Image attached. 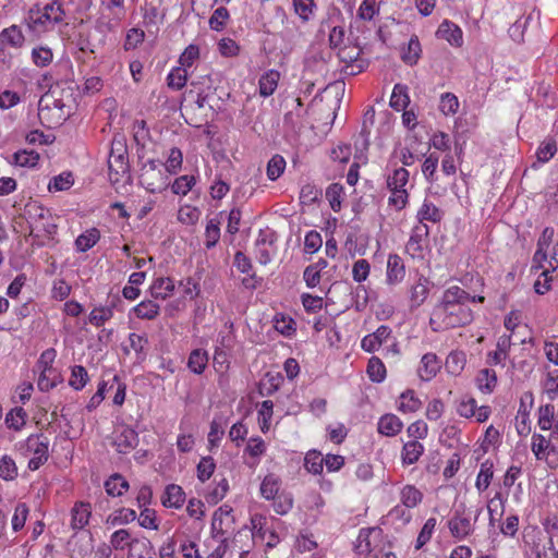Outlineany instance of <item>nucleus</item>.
<instances>
[{
    "label": "nucleus",
    "mask_w": 558,
    "mask_h": 558,
    "mask_svg": "<svg viewBox=\"0 0 558 558\" xmlns=\"http://www.w3.org/2000/svg\"><path fill=\"white\" fill-rule=\"evenodd\" d=\"M484 301V296H472L460 287H450L444 291L441 301L434 307L429 325L434 331L457 327L458 306L469 301Z\"/></svg>",
    "instance_id": "1"
},
{
    "label": "nucleus",
    "mask_w": 558,
    "mask_h": 558,
    "mask_svg": "<svg viewBox=\"0 0 558 558\" xmlns=\"http://www.w3.org/2000/svg\"><path fill=\"white\" fill-rule=\"evenodd\" d=\"M24 214L29 225V235L35 238L41 235L51 238L57 233L58 226L53 222L50 210L43 207L37 202L26 204Z\"/></svg>",
    "instance_id": "2"
},
{
    "label": "nucleus",
    "mask_w": 558,
    "mask_h": 558,
    "mask_svg": "<svg viewBox=\"0 0 558 558\" xmlns=\"http://www.w3.org/2000/svg\"><path fill=\"white\" fill-rule=\"evenodd\" d=\"M163 163L150 159L141 168L138 175L140 184L150 193H160L169 185V177L162 169Z\"/></svg>",
    "instance_id": "3"
},
{
    "label": "nucleus",
    "mask_w": 558,
    "mask_h": 558,
    "mask_svg": "<svg viewBox=\"0 0 558 558\" xmlns=\"http://www.w3.org/2000/svg\"><path fill=\"white\" fill-rule=\"evenodd\" d=\"M19 449L25 456L34 454L28 461V469L36 471L48 461L49 439L44 434H32L24 442L20 444Z\"/></svg>",
    "instance_id": "4"
},
{
    "label": "nucleus",
    "mask_w": 558,
    "mask_h": 558,
    "mask_svg": "<svg viewBox=\"0 0 558 558\" xmlns=\"http://www.w3.org/2000/svg\"><path fill=\"white\" fill-rule=\"evenodd\" d=\"M39 100L44 101L45 106H54L71 116L74 104L73 89L70 86L64 87L57 83L51 85Z\"/></svg>",
    "instance_id": "5"
},
{
    "label": "nucleus",
    "mask_w": 558,
    "mask_h": 558,
    "mask_svg": "<svg viewBox=\"0 0 558 558\" xmlns=\"http://www.w3.org/2000/svg\"><path fill=\"white\" fill-rule=\"evenodd\" d=\"M109 177L112 183H118L121 179L129 174V157L126 148L120 145V148H111L110 156L108 158Z\"/></svg>",
    "instance_id": "6"
},
{
    "label": "nucleus",
    "mask_w": 558,
    "mask_h": 558,
    "mask_svg": "<svg viewBox=\"0 0 558 558\" xmlns=\"http://www.w3.org/2000/svg\"><path fill=\"white\" fill-rule=\"evenodd\" d=\"M464 506L456 508L453 515L448 521V529L451 535L457 539H463L471 535L474 531L470 519L464 515Z\"/></svg>",
    "instance_id": "7"
},
{
    "label": "nucleus",
    "mask_w": 558,
    "mask_h": 558,
    "mask_svg": "<svg viewBox=\"0 0 558 558\" xmlns=\"http://www.w3.org/2000/svg\"><path fill=\"white\" fill-rule=\"evenodd\" d=\"M395 349L396 341L391 336V329L380 326L374 333L367 335L362 340V349Z\"/></svg>",
    "instance_id": "8"
},
{
    "label": "nucleus",
    "mask_w": 558,
    "mask_h": 558,
    "mask_svg": "<svg viewBox=\"0 0 558 558\" xmlns=\"http://www.w3.org/2000/svg\"><path fill=\"white\" fill-rule=\"evenodd\" d=\"M429 228L425 223H417L411 232L405 250L412 258L422 257L425 244L428 241Z\"/></svg>",
    "instance_id": "9"
},
{
    "label": "nucleus",
    "mask_w": 558,
    "mask_h": 558,
    "mask_svg": "<svg viewBox=\"0 0 558 558\" xmlns=\"http://www.w3.org/2000/svg\"><path fill=\"white\" fill-rule=\"evenodd\" d=\"M70 116L54 106H45L44 101H38V118L40 123L48 129L61 125Z\"/></svg>",
    "instance_id": "10"
},
{
    "label": "nucleus",
    "mask_w": 558,
    "mask_h": 558,
    "mask_svg": "<svg viewBox=\"0 0 558 558\" xmlns=\"http://www.w3.org/2000/svg\"><path fill=\"white\" fill-rule=\"evenodd\" d=\"M405 277V265L397 254H390L387 260L386 282L396 286L402 282Z\"/></svg>",
    "instance_id": "11"
},
{
    "label": "nucleus",
    "mask_w": 558,
    "mask_h": 558,
    "mask_svg": "<svg viewBox=\"0 0 558 558\" xmlns=\"http://www.w3.org/2000/svg\"><path fill=\"white\" fill-rule=\"evenodd\" d=\"M128 558H155L154 545L147 537L132 538L128 543Z\"/></svg>",
    "instance_id": "12"
},
{
    "label": "nucleus",
    "mask_w": 558,
    "mask_h": 558,
    "mask_svg": "<svg viewBox=\"0 0 558 558\" xmlns=\"http://www.w3.org/2000/svg\"><path fill=\"white\" fill-rule=\"evenodd\" d=\"M441 367V361L433 352H427L421 360L418 367V376L422 380L428 381L434 378Z\"/></svg>",
    "instance_id": "13"
},
{
    "label": "nucleus",
    "mask_w": 558,
    "mask_h": 558,
    "mask_svg": "<svg viewBox=\"0 0 558 558\" xmlns=\"http://www.w3.org/2000/svg\"><path fill=\"white\" fill-rule=\"evenodd\" d=\"M90 514L89 502H76L71 510V527L75 531L83 530L88 524Z\"/></svg>",
    "instance_id": "14"
},
{
    "label": "nucleus",
    "mask_w": 558,
    "mask_h": 558,
    "mask_svg": "<svg viewBox=\"0 0 558 558\" xmlns=\"http://www.w3.org/2000/svg\"><path fill=\"white\" fill-rule=\"evenodd\" d=\"M185 501V493L181 486L175 484H169L166 486L165 495L162 496V506L167 508L179 509Z\"/></svg>",
    "instance_id": "15"
},
{
    "label": "nucleus",
    "mask_w": 558,
    "mask_h": 558,
    "mask_svg": "<svg viewBox=\"0 0 558 558\" xmlns=\"http://www.w3.org/2000/svg\"><path fill=\"white\" fill-rule=\"evenodd\" d=\"M438 37L446 39L449 44L460 47L463 43L462 31L459 26L449 21H444L438 31Z\"/></svg>",
    "instance_id": "16"
},
{
    "label": "nucleus",
    "mask_w": 558,
    "mask_h": 558,
    "mask_svg": "<svg viewBox=\"0 0 558 558\" xmlns=\"http://www.w3.org/2000/svg\"><path fill=\"white\" fill-rule=\"evenodd\" d=\"M429 283L428 278L420 276L417 282L411 287V307H418L425 302L429 293Z\"/></svg>",
    "instance_id": "17"
},
{
    "label": "nucleus",
    "mask_w": 558,
    "mask_h": 558,
    "mask_svg": "<svg viewBox=\"0 0 558 558\" xmlns=\"http://www.w3.org/2000/svg\"><path fill=\"white\" fill-rule=\"evenodd\" d=\"M62 381L61 373L56 367H51L39 373L37 386L40 391L47 392Z\"/></svg>",
    "instance_id": "18"
},
{
    "label": "nucleus",
    "mask_w": 558,
    "mask_h": 558,
    "mask_svg": "<svg viewBox=\"0 0 558 558\" xmlns=\"http://www.w3.org/2000/svg\"><path fill=\"white\" fill-rule=\"evenodd\" d=\"M104 486L106 493L112 497H120L130 488L129 482L120 473H114L110 475L105 481Z\"/></svg>",
    "instance_id": "19"
},
{
    "label": "nucleus",
    "mask_w": 558,
    "mask_h": 558,
    "mask_svg": "<svg viewBox=\"0 0 558 558\" xmlns=\"http://www.w3.org/2000/svg\"><path fill=\"white\" fill-rule=\"evenodd\" d=\"M279 80L280 73L277 70H269L264 73L258 81L259 95L263 97L272 95L278 86Z\"/></svg>",
    "instance_id": "20"
},
{
    "label": "nucleus",
    "mask_w": 558,
    "mask_h": 558,
    "mask_svg": "<svg viewBox=\"0 0 558 558\" xmlns=\"http://www.w3.org/2000/svg\"><path fill=\"white\" fill-rule=\"evenodd\" d=\"M402 429V422L395 414H385L379 418L378 432L385 436H395Z\"/></svg>",
    "instance_id": "21"
},
{
    "label": "nucleus",
    "mask_w": 558,
    "mask_h": 558,
    "mask_svg": "<svg viewBox=\"0 0 558 558\" xmlns=\"http://www.w3.org/2000/svg\"><path fill=\"white\" fill-rule=\"evenodd\" d=\"M421 44L416 35H413L407 47L402 48L401 60L408 65H414L417 63L421 57Z\"/></svg>",
    "instance_id": "22"
},
{
    "label": "nucleus",
    "mask_w": 558,
    "mask_h": 558,
    "mask_svg": "<svg viewBox=\"0 0 558 558\" xmlns=\"http://www.w3.org/2000/svg\"><path fill=\"white\" fill-rule=\"evenodd\" d=\"M424 452V447L417 440H411L403 445L401 459L404 465L414 464Z\"/></svg>",
    "instance_id": "23"
},
{
    "label": "nucleus",
    "mask_w": 558,
    "mask_h": 558,
    "mask_svg": "<svg viewBox=\"0 0 558 558\" xmlns=\"http://www.w3.org/2000/svg\"><path fill=\"white\" fill-rule=\"evenodd\" d=\"M280 478L274 473L267 474L262 484H260V495L267 499L271 500L280 493Z\"/></svg>",
    "instance_id": "24"
},
{
    "label": "nucleus",
    "mask_w": 558,
    "mask_h": 558,
    "mask_svg": "<svg viewBox=\"0 0 558 558\" xmlns=\"http://www.w3.org/2000/svg\"><path fill=\"white\" fill-rule=\"evenodd\" d=\"M497 384V375L494 369H481L476 376L477 388L484 393H490Z\"/></svg>",
    "instance_id": "25"
},
{
    "label": "nucleus",
    "mask_w": 558,
    "mask_h": 558,
    "mask_svg": "<svg viewBox=\"0 0 558 558\" xmlns=\"http://www.w3.org/2000/svg\"><path fill=\"white\" fill-rule=\"evenodd\" d=\"M59 0H53L51 3H48L44 8V13L41 16L35 20V23H44L45 21L59 23L63 20L64 11L62 9Z\"/></svg>",
    "instance_id": "26"
},
{
    "label": "nucleus",
    "mask_w": 558,
    "mask_h": 558,
    "mask_svg": "<svg viewBox=\"0 0 558 558\" xmlns=\"http://www.w3.org/2000/svg\"><path fill=\"white\" fill-rule=\"evenodd\" d=\"M366 373L371 381L379 384L386 378L387 371L383 361L377 356H372L368 360Z\"/></svg>",
    "instance_id": "27"
},
{
    "label": "nucleus",
    "mask_w": 558,
    "mask_h": 558,
    "mask_svg": "<svg viewBox=\"0 0 558 558\" xmlns=\"http://www.w3.org/2000/svg\"><path fill=\"white\" fill-rule=\"evenodd\" d=\"M174 291V282L170 278H157L151 288V296L155 299L165 300Z\"/></svg>",
    "instance_id": "28"
},
{
    "label": "nucleus",
    "mask_w": 558,
    "mask_h": 558,
    "mask_svg": "<svg viewBox=\"0 0 558 558\" xmlns=\"http://www.w3.org/2000/svg\"><path fill=\"white\" fill-rule=\"evenodd\" d=\"M100 239V232L96 228L88 229L75 240L76 250L86 252L92 248Z\"/></svg>",
    "instance_id": "29"
},
{
    "label": "nucleus",
    "mask_w": 558,
    "mask_h": 558,
    "mask_svg": "<svg viewBox=\"0 0 558 558\" xmlns=\"http://www.w3.org/2000/svg\"><path fill=\"white\" fill-rule=\"evenodd\" d=\"M410 102L408 87L402 84H396L390 98V107L395 110H403Z\"/></svg>",
    "instance_id": "30"
},
{
    "label": "nucleus",
    "mask_w": 558,
    "mask_h": 558,
    "mask_svg": "<svg viewBox=\"0 0 558 558\" xmlns=\"http://www.w3.org/2000/svg\"><path fill=\"white\" fill-rule=\"evenodd\" d=\"M116 302H121V299L119 296H113L111 305L94 308L89 314V322L93 325L100 326L106 320L110 319L113 315L112 306L116 305Z\"/></svg>",
    "instance_id": "31"
},
{
    "label": "nucleus",
    "mask_w": 558,
    "mask_h": 558,
    "mask_svg": "<svg viewBox=\"0 0 558 558\" xmlns=\"http://www.w3.org/2000/svg\"><path fill=\"white\" fill-rule=\"evenodd\" d=\"M401 502L407 508H414L421 504L423 494L414 485H405L400 493Z\"/></svg>",
    "instance_id": "32"
},
{
    "label": "nucleus",
    "mask_w": 558,
    "mask_h": 558,
    "mask_svg": "<svg viewBox=\"0 0 558 558\" xmlns=\"http://www.w3.org/2000/svg\"><path fill=\"white\" fill-rule=\"evenodd\" d=\"M138 444V436L133 429L123 430L116 439V445L119 452L125 453L128 450L133 449Z\"/></svg>",
    "instance_id": "33"
},
{
    "label": "nucleus",
    "mask_w": 558,
    "mask_h": 558,
    "mask_svg": "<svg viewBox=\"0 0 558 558\" xmlns=\"http://www.w3.org/2000/svg\"><path fill=\"white\" fill-rule=\"evenodd\" d=\"M304 466L310 473H312L314 475L320 474L324 469L323 454L317 450H310L305 454Z\"/></svg>",
    "instance_id": "34"
},
{
    "label": "nucleus",
    "mask_w": 558,
    "mask_h": 558,
    "mask_svg": "<svg viewBox=\"0 0 558 558\" xmlns=\"http://www.w3.org/2000/svg\"><path fill=\"white\" fill-rule=\"evenodd\" d=\"M136 512L130 508H120L107 518V523L112 526L133 522L136 519Z\"/></svg>",
    "instance_id": "35"
},
{
    "label": "nucleus",
    "mask_w": 558,
    "mask_h": 558,
    "mask_svg": "<svg viewBox=\"0 0 558 558\" xmlns=\"http://www.w3.org/2000/svg\"><path fill=\"white\" fill-rule=\"evenodd\" d=\"M493 468L494 464L489 460H486L481 464V470L477 474L475 483V486L478 489V492H484L488 488L494 475Z\"/></svg>",
    "instance_id": "36"
},
{
    "label": "nucleus",
    "mask_w": 558,
    "mask_h": 558,
    "mask_svg": "<svg viewBox=\"0 0 558 558\" xmlns=\"http://www.w3.org/2000/svg\"><path fill=\"white\" fill-rule=\"evenodd\" d=\"M401 402L399 404V410L402 412H415L417 411L422 402L415 396V391L413 389H407L400 396Z\"/></svg>",
    "instance_id": "37"
},
{
    "label": "nucleus",
    "mask_w": 558,
    "mask_h": 558,
    "mask_svg": "<svg viewBox=\"0 0 558 558\" xmlns=\"http://www.w3.org/2000/svg\"><path fill=\"white\" fill-rule=\"evenodd\" d=\"M39 160V154L35 150H19L13 154L12 162L20 167H35Z\"/></svg>",
    "instance_id": "38"
},
{
    "label": "nucleus",
    "mask_w": 558,
    "mask_h": 558,
    "mask_svg": "<svg viewBox=\"0 0 558 558\" xmlns=\"http://www.w3.org/2000/svg\"><path fill=\"white\" fill-rule=\"evenodd\" d=\"M187 76L189 73L185 68L177 66L167 76L168 86L177 90L182 89L187 82Z\"/></svg>",
    "instance_id": "39"
},
{
    "label": "nucleus",
    "mask_w": 558,
    "mask_h": 558,
    "mask_svg": "<svg viewBox=\"0 0 558 558\" xmlns=\"http://www.w3.org/2000/svg\"><path fill=\"white\" fill-rule=\"evenodd\" d=\"M208 363L207 351H191L187 366L195 374H202Z\"/></svg>",
    "instance_id": "40"
},
{
    "label": "nucleus",
    "mask_w": 558,
    "mask_h": 558,
    "mask_svg": "<svg viewBox=\"0 0 558 558\" xmlns=\"http://www.w3.org/2000/svg\"><path fill=\"white\" fill-rule=\"evenodd\" d=\"M282 377L267 374L266 378L258 384V395L262 397L271 396L279 389Z\"/></svg>",
    "instance_id": "41"
},
{
    "label": "nucleus",
    "mask_w": 558,
    "mask_h": 558,
    "mask_svg": "<svg viewBox=\"0 0 558 558\" xmlns=\"http://www.w3.org/2000/svg\"><path fill=\"white\" fill-rule=\"evenodd\" d=\"M205 246L210 250L216 246L220 239V221L217 219H210L207 222L205 230Z\"/></svg>",
    "instance_id": "42"
},
{
    "label": "nucleus",
    "mask_w": 558,
    "mask_h": 558,
    "mask_svg": "<svg viewBox=\"0 0 558 558\" xmlns=\"http://www.w3.org/2000/svg\"><path fill=\"white\" fill-rule=\"evenodd\" d=\"M286 169V160L281 155H274L267 163V178L276 181Z\"/></svg>",
    "instance_id": "43"
},
{
    "label": "nucleus",
    "mask_w": 558,
    "mask_h": 558,
    "mask_svg": "<svg viewBox=\"0 0 558 558\" xmlns=\"http://www.w3.org/2000/svg\"><path fill=\"white\" fill-rule=\"evenodd\" d=\"M138 318L154 319L159 314V305L154 301H143L134 307Z\"/></svg>",
    "instance_id": "44"
},
{
    "label": "nucleus",
    "mask_w": 558,
    "mask_h": 558,
    "mask_svg": "<svg viewBox=\"0 0 558 558\" xmlns=\"http://www.w3.org/2000/svg\"><path fill=\"white\" fill-rule=\"evenodd\" d=\"M216 463L213 457H203L196 466L197 478L205 483L208 481L215 472Z\"/></svg>",
    "instance_id": "45"
},
{
    "label": "nucleus",
    "mask_w": 558,
    "mask_h": 558,
    "mask_svg": "<svg viewBox=\"0 0 558 558\" xmlns=\"http://www.w3.org/2000/svg\"><path fill=\"white\" fill-rule=\"evenodd\" d=\"M0 477L4 481H13L17 477L15 461L8 454L0 459Z\"/></svg>",
    "instance_id": "46"
},
{
    "label": "nucleus",
    "mask_w": 558,
    "mask_h": 558,
    "mask_svg": "<svg viewBox=\"0 0 558 558\" xmlns=\"http://www.w3.org/2000/svg\"><path fill=\"white\" fill-rule=\"evenodd\" d=\"M26 416L23 408H14L5 415V424L11 429L20 430L25 425Z\"/></svg>",
    "instance_id": "47"
},
{
    "label": "nucleus",
    "mask_w": 558,
    "mask_h": 558,
    "mask_svg": "<svg viewBox=\"0 0 558 558\" xmlns=\"http://www.w3.org/2000/svg\"><path fill=\"white\" fill-rule=\"evenodd\" d=\"M418 223H423L424 220L438 222L441 219L439 209L429 202H424L417 213Z\"/></svg>",
    "instance_id": "48"
},
{
    "label": "nucleus",
    "mask_w": 558,
    "mask_h": 558,
    "mask_svg": "<svg viewBox=\"0 0 558 558\" xmlns=\"http://www.w3.org/2000/svg\"><path fill=\"white\" fill-rule=\"evenodd\" d=\"M271 500H274V510L278 513V514H287L291 509H292V506H293V497L290 493H287V492H280L275 498H272Z\"/></svg>",
    "instance_id": "49"
},
{
    "label": "nucleus",
    "mask_w": 558,
    "mask_h": 558,
    "mask_svg": "<svg viewBox=\"0 0 558 558\" xmlns=\"http://www.w3.org/2000/svg\"><path fill=\"white\" fill-rule=\"evenodd\" d=\"M464 363L463 351H450L446 359L445 367L448 373L457 375L462 369Z\"/></svg>",
    "instance_id": "50"
},
{
    "label": "nucleus",
    "mask_w": 558,
    "mask_h": 558,
    "mask_svg": "<svg viewBox=\"0 0 558 558\" xmlns=\"http://www.w3.org/2000/svg\"><path fill=\"white\" fill-rule=\"evenodd\" d=\"M343 194V186L340 183H332L326 190V197L333 211L338 213L341 209V196Z\"/></svg>",
    "instance_id": "51"
},
{
    "label": "nucleus",
    "mask_w": 558,
    "mask_h": 558,
    "mask_svg": "<svg viewBox=\"0 0 558 558\" xmlns=\"http://www.w3.org/2000/svg\"><path fill=\"white\" fill-rule=\"evenodd\" d=\"M87 381H88V374H87L86 368L82 365H75L72 368L69 385L75 390H81L85 387Z\"/></svg>",
    "instance_id": "52"
},
{
    "label": "nucleus",
    "mask_w": 558,
    "mask_h": 558,
    "mask_svg": "<svg viewBox=\"0 0 558 558\" xmlns=\"http://www.w3.org/2000/svg\"><path fill=\"white\" fill-rule=\"evenodd\" d=\"M183 155L181 149L173 147L170 149L168 159L166 163H163L166 168V172L170 174H175L182 167Z\"/></svg>",
    "instance_id": "53"
},
{
    "label": "nucleus",
    "mask_w": 558,
    "mask_h": 558,
    "mask_svg": "<svg viewBox=\"0 0 558 558\" xmlns=\"http://www.w3.org/2000/svg\"><path fill=\"white\" fill-rule=\"evenodd\" d=\"M555 407L553 404L542 405L538 410V426L542 430H549L553 426Z\"/></svg>",
    "instance_id": "54"
},
{
    "label": "nucleus",
    "mask_w": 558,
    "mask_h": 558,
    "mask_svg": "<svg viewBox=\"0 0 558 558\" xmlns=\"http://www.w3.org/2000/svg\"><path fill=\"white\" fill-rule=\"evenodd\" d=\"M74 183L71 172H63L54 177L48 184L49 191H66Z\"/></svg>",
    "instance_id": "55"
},
{
    "label": "nucleus",
    "mask_w": 558,
    "mask_h": 558,
    "mask_svg": "<svg viewBox=\"0 0 558 558\" xmlns=\"http://www.w3.org/2000/svg\"><path fill=\"white\" fill-rule=\"evenodd\" d=\"M543 388L549 400L558 398V369L547 373Z\"/></svg>",
    "instance_id": "56"
},
{
    "label": "nucleus",
    "mask_w": 558,
    "mask_h": 558,
    "mask_svg": "<svg viewBox=\"0 0 558 558\" xmlns=\"http://www.w3.org/2000/svg\"><path fill=\"white\" fill-rule=\"evenodd\" d=\"M195 184L193 175H181L174 180L171 190L177 195H186Z\"/></svg>",
    "instance_id": "57"
},
{
    "label": "nucleus",
    "mask_w": 558,
    "mask_h": 558,
    "mask_svg": "<svg viewBox=\"0 0 558 558\" xmlns=\"http://www.w3.org/2000/svg\"><path fill=\"white\" fill-rule=\"evenodd\" d=\"M0 39L2 43H8L13 47H20L24 43L22 32L14 25L3 31L0 34Z\"/></svg>",
    "instance_id": "58"
},
{
    "label": "nucleus",
    "mask_w": 558,
    "mask_h": 558,
    "mask_svg": "<svg viewBox=\"0 0 558 558\" xmlns=\"http://www.w3.org/2000/svg\"><path fill=\"white\" fill-rule=\"evenodd\" d=\"M409 181V171L404 168H399L393 171L392 175L387 179L389 190L403 189Z\"/></svg>",
    "instance_id": "59"
},
{
    "label": "nucleus",
    "mask_w": 558,
    "mask_h": 558,
    "mask_svg": "<svg viewBox=\"0 0 558 558\" xmlns=\"http://www.w3.org/2000/svg\"><path fill=\"white\" fill-rule=\"evenodd\" d=\"M229 11L225 7L217 8L209 19V26L214 31H222L229 20Z\"/></svg>",
    "instance_id": "60"
},
{
    "label": "nucleus",
    "mask_w": 558,
    "mask_h": 558,
    "mask_svg": "<svg viewBox=\"0 0 558 558\" xmlns=\"http://www.w3.org/2000/svg\"><path fill=\"white\" fill-rule=\"evenodd\" d=\"M439 108L446 116L454 114L459 108V100L452 93L441 95Z\"/></svg>",
    "instance_id": "61"
},
{
    "label": "nucleus",
    "mask_w": 558,
    "mask_h": 558,
    "mask_svg": "<svg viewBox=\"0 0 558 558\" xmlns=\"http://www.w3.org/2000/svg\"><path fill=\"white\" fill-rule=\"evenodd\" d=\"M199 58V48L196 45H189L179 58V66L191 68L195 60Z\"/></svg>",
    "instance_id": "62"
},
{
    "label": "nucleus",
    "mask_w": 558,
    "mask_h": 558,
    "mask_svg": "<svg viewBox=\"0 0 558 558\" xmlns=\"http://www.w3.org/2000/svg\"><path fill=\"white\" fill-rule=\"evenodd\" d=\"M320 195V191L313 184L307 183L302 186L300 192V202L303 205L314 204Z\"/></svg>",
    "instance_id": "63"
},
{
    "label": "nucleus",
    "mask_w": 558,
    "mask_h": 558,
    "mask_svg": "<svg viewBox=\"0 0 558 558\" xmlns=\"http://www.w3.org/2000/svg\"><path fill=\"white\" fill-rule=\"evenodd\" d=\"M378 12L379 8L375 0H364L357 10V16L364 21H372Z\"/></svg>",
    "instance_id": "64"
}]
</instances>
